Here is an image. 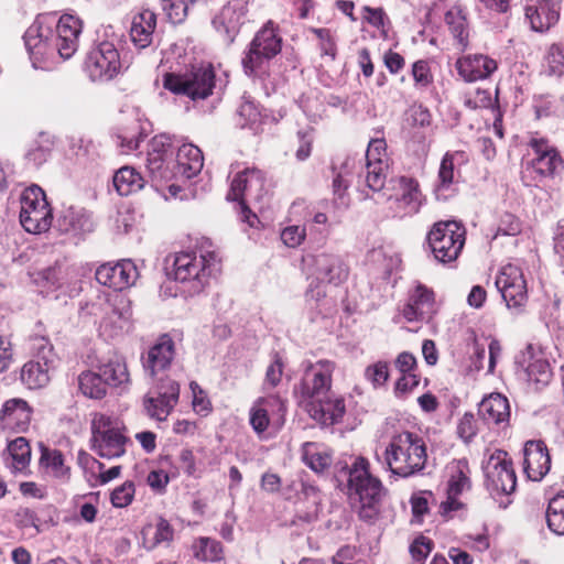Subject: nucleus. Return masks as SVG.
<instances>
[{
    "instance_id": "nucleus-64",
    "label": "nucleus",
    "mask_w": 564,
    "mask_h": 564,
    "mask_svg": "<svg viewBox=\"0 0 564 564\" xmlns=\"http://www.w3.org/2000/svg\"><path fill=\"white\" fill-rule=\"evenodd\" d=\"M265 59H268L267 56L262 55L257 47H252V44H250L248 53L242 58L245 73L247 75L254 74Z\"/></svg>"
},
{
    "instance_id": "nucleus-61",
    "label": "nucleus",
    "mask_w": 564,
    "mask_h": 564,
    "mask_svg": "<svg viewBox=\"0 0 564 564\" xmlns=\"http://www.w3.org/2000/svg\"><path fill=\"white\" fill-rule=\"evenodd\" d=\"M412 76L416 86L422 88L427 87L433 80L429 63L422 59L413 64Z\"/></svg>"
},
{
    "instance_id": "nucleus-6",
    "label": "nucleus",
    "mask_w": 564,
    "mask_h": 564,
    "mask_svg": "<svg viewBox=\"0 0 564 564\" xmlns=\"http://www.w3.org/2000/svg\"><path fill=\"white\" fill-rule=\"evenodd\" d=\"M267 194L264 173L257 167H246L232 177L227 199L238 202L241 220L252 227L258 218L251 213L247 203L261 202Z\"/></svg>"
},
{
    "instance_id": "nucleus-17",
    "label": "nucleus",
    "mask_w": 564,
    "mask_h": 564,
    "mask_svg": "<svg viewBox=\"0 0 564 564\" xmlns=\"http://www.w3.org/2000/svg\"><path fill=\"white\" fill-rule=\"evenodd\" d=\"M495 284L509 308H520L527 303V281L519 265L513 263L503 265Z\"/></svg>"
},
{
    "instance_id": "nucleus-3",
    "label": "nucleus",
    "mask_w": 564,
    "mask_h": 564,
    "mask_svg": "<svg viewBox=\"0 0 564 564\" xmlns=\"http://www.w3.org/2000/svg\"><path fill=\"white\" fill-rule=\"evenodd\" d=\"M219 259L212 250H191L173 256L172 269L167 274L182 285L188 295L199 294L217 270Z\"/></svg>"
},
{
    "instance_id": "nucleus-20",
    "label": "nucleus",
    "mask_w": 564,
    "mask_h": 564,
    "mask_svg": "<svg viewBox=\"0 0 564 564\" xmlns=\"http://www.w3.org/2000/svg\"><path fill=\"white\" fill-rule=\"evenodd\" d=\"M139 276L138 269L131 260L105 263L96 271V280L108 288L122 291L133 285Z\"/></svg>"
},
{
    "instance_id": "nucleus-47",
    "label": "nucleus",
    "mask_w": 564,
    "mask_h": 564,
    "mask_svg": "<svg viewBox=\"0 0 564 564\" xmlns=\"http://www.w3.org/2000/svg\"><path fill=\"white\" fill-rule=\"evenodd\" d=\"M194 556L204 562H217L223 558L220 542L210 538H199L193 545Z\"/></svg>"
},
{
    "instance_id": "nucleus-5",
    "label": "nucleus",
    "mask_w": 564,
    "mask_h": 564,
    "mask_svg": "<svg viewBox=\"0 0 564 564\" xmlns=\"http://www.w3.org/2000/svg\"><path fill=\"white\" fill-rule=\"evenodd\" d=\"M383 457L392 474L410 477L424 469L427 460L426 445L417 434L402 432L391 438Z\"/></svg>"
},
{
    "instance_id": "nucleus-22",
    "label": "nucleus",
    "mask_w": 564,
    "mask_h": 564,
    "mask_svg": "<svg viewBox=\"0 0 564 564\" xmlns=\"http://www.w3.org/2000/svg\"><path fill=\"white\" fill-rule=\"evenodd\" d=\"M305 403L310 416L323 425H333L340 422L346 413L344 398L330 392L311 399Z\"/></svg>"
},
{
    "instance_id": "nucleus-45",
    "label": "nucleus",
    "mask_w": 564,
    "mask_h": 564,
    "mask_svg": "<svg viewBox=\"0 0 564 564\" xmlns=\"http://www.w3.org/2000/svg\"><path fill=\"white\" fill-rule=\"evenodd\" d=\"M545 520L552 533L564 535V492H558L549 500Z\"/></svg>"
},
{
    "instance_id": "nucleus-42",
    "label": "nucleus",
    "mask_w": 564,
    "mask_h": 564,
    "mask_svg": "<svg viewBox=\"0 0 564 564\" xmlns=\"http://www.w3.org/2000/svg\"><path fill=\"white\" fill-rule=\"evenodd\" d=\"M52 370L42 362L30 360L21 369V381L29 389L43 388L50 382Z\"/></svg>"
},
{
    "instance_id": "nucleus-55",
    "label": "nucleus",
    "mask_w": 564,
    "mask_h": 564,
    "mask_svg": "<svg viewBox=\"0 0 564 564\" xmlns=\"http://www.w3.org/2000/svg\"><path fill=\"white\" fill-rule=\"evenodd\" d=\"M311 31L316 35V37L319 41L318 46L322 52V55L329 56L332 59H335L336 43L332 34V31L329 29L324 28H313Z\"/></svg>"
},
{
    "instance_id": "nucleus-60",
    "label": "nucleus",
    "mask_w": 564,
    "mask_h": 564,
    "mask_svg": "<svg viewBox=\"0 0 564 564\" xmlns=\"http://www.w3.org/2000/svg\"><path fill=\"white\" fill-rule=\"evenodd\" d=\"M191 391L193 393V409L198 414L206 415L212 410L210 402L205 393V391L198 386L197 382L192 381L189 384Z\"/></svg>"
},
{
    "instance_id": "nucleus-36",
    "label": "nucleus",
    "mask_w": 564,
    "mask_h": 564,
    "mask_svg": "<svg viewBox=\"0 0 564 564\" xmlns=\"http://www.w3.org/2000/svg\"><path fill=\"white\" fill-rule=\"evenodd\" d=\"M97 369L107 387L126 388L130 383V373L122 356L115 354L107 360L101 361Z\"/></svg>"
},
{
    "instance_id": "nucleus-41",
    "label": "nucleus",
    "mask_w": 564,
    "mask_h": 564,
    "mask_svg": "<svg viewBox=\"0 0 564 564\" xmlns=\"http://www.w3.org/2000/svg\"><path fill=\"white\" fill-rule=\"evenodd\" d=\"M281 37L278 35L274 23L269 21L256 35L251 42L252 47H257L267 58H272L281 51Z\"/></svg>"
},
{
    "instance_id": "nucleus-11",
    "label": "nucleus",
    "mask_w": 564,
    "mask_h": 564,
    "mask_svg": "<svg viewBox=\"0 0 564 564\" xmlns=\"http://www.w3.org/2000/svg\"><path fill=\"white\" fill-rule=\"evenodd\" d=\"M485 486L492 497L516 490L517 476L507 452L496 449L482 464Z\"/></svg>"
},
{
    "instance_id": "nucleus-38",
    "label": "nucleus",
    "mask_w": 564,
    "mask_h": 564,
    "mask_svg": "<svg viewBox=\"0 0 564 564\" xmlns=\"http://www.w3.org/2000/svg\"><path fill=\"white\" fill-rule=\"evenodd\" d=\"M40 465L51 477L62 481L69 479L70 468L65 464L64 455L58 449L42 446Z\"/></svg>"
},
{
    "instance_id": "nucleus-35",
    "label": "nucleus",
    "mask_w": 564,
    "mask_h": 564,
    "mask_svg": "<svg viewBox=\"0 0 564 564\" xmlns=\"http://www.w3.org/2000/svg\"><path fill=\"white\" fill-rule=\"evenodd\" d=\"M156 26V15L151 10H142L135 14L131 22V41L138 48H145L152 43Z\"/></svg>"
},
{
    "instance_id": "nucleus-37",
    "label": "nucleus",
    "mask_w": 564,
    "mask_h": 564,
    "mask_svg": "<svg viewBox=\"0 0 564 564\" xmlns=\"http://www.w3.org/2000/svg\"><path fill=\"white\" fill-rule=\"evenodd\" d=\"M142 546L153 551L162 544L169 545L173 541L174 530L167 520L160 518L155 525L147 524L142 531Z\"/></svg>"
},
{
    "instance_id": "nucleus-23",
    "label": "nucleus",
    "mask_w": 564,
    "mask_h": 564,
    "mask_svg": "<svg viewBox=\"0 0 564 564\" xmlns=\"http://www.w3.org/2000/svg\"><path fill=\"white\" fill-rule=\"evenodd\" d=\"M32 410L23 399L14 398L6 401L0 411V430L21 433L30 425Z\"/></svg>"
},
{
    "instance_id": "nucleus-54",
    "label": "nucleus",
    "mask_w": 564,
    "mask_h": 564,
    "mask_svg": "<svg viewBox=\"0 0 564 564\" xmlns=\"http://www.w3.org/2000/svg\"><path fill=\"white\" fill-rule=\"evenodd\" d=\"M496 100L492 99L490 91L485 89H476L474 93L467 94L464 105L473 110L490 108Z\"/></svg>"
},
{
    "instance_id": "nucleus-58",
    "label": "nucleus",
    "mask_w": 564,
    "mask_h": 564,
    "mask_svg": "<svg viewBox=\"0 0 564 564\" xmlns=\"http://www.w3.org/2000/svg\"><path fill=\"white\" fill-rule=\"evenodd\" d=\"M284 362L279 354H274L271 364L265 371L264 383L270 388H275L282 380Z\"/></svg>"
},
{
    "instance_id": "nucleus-19",
    "label": "nucleus",
    "mask_w": 564,
    "mask_h": 564,
    "mask_svg": "<svg viewBox=\"0 0 564 564\" xmlns=\"http://www.w3.org/2000/svg\"><path fill=\"white\" fill-rule=\"evenodd\" d=\"M517 364L524 369L528 381L536 388L546 386L552 379L550 364L540 346L529 344L517 357Z\"/></svg>"
},
{
    "instance_id": "nucleus-46",
    "label": "nucleus",
    "mask_w": 564,
    "mask_h": 564,
    "mask_svg": "<svg viewBox=\"0 0 564 564\" xmlns=\"http://www.w3.org/2000/svg\"><path fill=\"white\" fill-rule=\"evenodd\" d=\"M8 452L12 458V468L15 471L24 470L31 459V447L24 437H17L8 444Z\"/></svg>"
},
{
    "instance_id": "nucleus-31",
    "label": "nucleus",
    "mask_w": 564,
    "mask_h": 564,
    "mask_svg": "<svg viewBox=\"0 0 564 564\" xmlns=\"http://www.w3.org/2000/svg\"><path fill=\"white\" fill-rule=\"evenodd\" d=\"M204 166V156L200 149L192 143H184L178 148L174 170L176 176L192 178Z\"/></svg>"
},
{
    "instance_id": "nucleus-43",
    "label": "nucleus",
    "mask_w": 564,
    "mask_h": 564,
    "mask_svg": "<svg viewBox=\"0 0 564 564\" xmlns=\"http://www.w3.org/2000/svg\"><path fill=\"white\" fill-rule=\"evenodd\" d=\"M78 387L89 399H102L107 394V384L98 371L86 370L78 376Z\"/></svg>"
},
{
    "instance_id": "nucleus-30",
    "label": "nucleus",
    "mask_w": 564,
    "mask_h": 564,
    "mask_svg": "<svg viewBox=\"0 0 564 564\" xmlns=\"http://www.w3.org/2000/svg\"><path fill=\"white\" fill-rule=\"evenodd\" d=\"M131 319L132 308L130 301L126 297H119L111 306V311L101 319L100 329L112 337L128 329Z\"/></svg>"
},
{
    "instance_id": "nucleus-14",
    "label": "nucleus",
    "mask_w": 564,
    "mask_h": 564,
    "mask_svg": "<svg viewBox=\"0 0 564 564\" xmlns=\"http://www.w3.org/2000/svg\"><path fill=\"white\" fill-rule=\"evenodd\" d=\"M303 264L310 276L321 283L338 285L348 278V267L339 256L330 252L307 254Z\"/></svg>"
},
{
    "instance_id": "nucleus-63",
    "label": "nucleus",
    "mask_w": 564,
    "mask_h": 564,
    "mask_svg": "<svg viewBox=\"0 0 564 564\" xmlns=\"http://www.w3.org/2000/svg\"><path fill=\"white\" fill-rule=\"evenodd\" d=\"M521 232V223L520 220L512 214H505L501 216L497 236H516Z\"/></svg>"
},
{
    "instance_id": "nucleus-39",
    "label": "nucleus",
    "mask_w": 564,
    "mask_h": 564,
    "mask_svg": "<svg viewBox=\"0 0 564 564\" xmlns=\"http://www.w3.org/2000/svg\"><path fill=\"white\" fill-rule=\"evenodd\" d=\"M302 459L312 470L322 473L330 466L333 457L325 445L307 442L302 446Z\"/></svg>"
},
{
    "instance_id": "nucleus-40",
    "label": "nucleus",
    "mask_w": 564,
    "mask_h": 564,
    "mask_svg": "<svg viewBox=\"0 0 564 564\" xmlns=\"http://www.w3.org/2000/svg\"><path fill=\"white\" fill-rule=\"evenodd\" d=\"M112 183L119 195L128 196L144 186V178L134 167L122 166L115 173Z\"/></svg>"
},
{
    "instance_id": "nucleus-48",
    "label": "nucleus",
    "mask_w": 564,
    "mask_h": 564,
    "mask_svg": "<svg viewBox=\"0 0 564 564\" xmlns=\"http://www.w3.org/2000/svg\"><path fill=\"white\" fill-rule=\"evenodd\" d=\"M33 361L42 362V365L55 369L57 356L54 352L53 345L45 337H35L32 340Z\"/></svg>"
},
{
    "instance_id": "nucleus-50",
    "label": "nucleus",
    "mask_w": 564,
    "mask_h": 564,
    "mask_svg": "<svg viewBox=\"0 0 564 564\" xmlns=\"http://www.w3.org/2000/svg\"><path fill=\"white\" fill-rule=\"evenodd\" d=\"M546 72L549 75L564 76V52L558 44H552L545 55Z\"/></svg>"
},
{
    "instance_id": "nucleus-33",
    "label": "nucleus",
    "mask_w": 564,
    "mask_h": 564,
    "mask_svg": "<svg viewBox=\"0 0 564 564\" xmlns=\"http://www.w3.org/2000/svg\"><path fill=\"white\" fill-rule=\"evenodd\" d=\"M57 227L62 232L77 236L90 232L94 224L85 209L70 206L62 210L57 218Z\"/></svg>"
},
{
    "instance_id": "nucleus-32",
    "label": "nucleus",
    "mask_w": 564,
    "mask_h": 564,
    "mask_svg": "<svg viewBox=\"0 0 564 564\" xmlns=\"http://www.w3.org/2000/svg\"><path fill=\"white\" fill-rule=\"evenodd\" d=\"M444 21L458 50L465 51L468 47L470 34L466 10L462 6L455 4L446 11Z\"/></svg>"
},
{
    "instance_id": "nucleus-28",
    "label": "nucleus",
    "mask_w": 564,
    "mask_h": 564,
    "mask_svg": "<svg viewBox=\"0 0 564 564\" xmlns=\"http://www.w3.org/2000/svg\"><path fill=\"white\" fill-rule=\"evenodd\" d=\"M174 341L167 335H163L149 349L147 357L143 359V368L151 377L159 371H163L171 366L174 358Z\"/></svg>"
},
{
    "instance_id": "nucleus-12",
    "label": "nucleus",
    "mask_w": 564,
    "mask_h": 564,
    "mask_svg": "<svg viewBox=\"0 0 564 564\" xmlns=\"http://www.w3.org/2000/svg\"><path fill=\"white\" fill-rule=\"evenodd\" d=\"M335 368V362L327 359L316 362L308 361L304 367L301 382L294 390L299 394L300 401L306 402L328 393Z\"/></svg>"
},
{
    "instance_id": "nucleus-52",
    "label": "nucleus",
    "mask_w": 564,
    "mask_h": 564,
    "mask_svg": "<svg viewBox=\"0 0 564 564\" xmlns=\"http://www.w3.org/2000/svg\"><path fill=\"white\" fill-rule=\"evenodd\" d=\"M249 422L253 431L257 434L263 433L270 423H272L270 416L265 412L258 401L256 400L249 412Z\"/></svg>"
},
{
    "instance_id": "nucleus-24",
    "label": "nucleus",
    "mask_w": 564,
    "mask_h": 564,
    "mask_svg": "<svg viewBox=\"0 0 564 564\" xmlns=\"http://www.w3.org/2000/svg\"><path fill=\"white\" fill-rule=\"evenodd\" d=\"M561 0H527L525 17L534 31L543 32L554 25L560 17Z\"/></svg>"
},
{
    "instance_id": "nucleus-9",
    "label": "nucleus",
    "mask_w": 564,
    "mask_h": 564,
    "mask_svg": "<svg viewBox=\"0 0 564 564\" xmlns=\"http://www.w3.org/2000/svg\"><path fill=\"white\" fill-rule=\"evenodd\" d=\"M465 235L464 226L455 220L435 223L427 235L435 260L444 264L455 261L465 245Z\"/></svg>"
},
{
    "instance_id": "nucleus-49",
    "label": "nucleus",
    "mask_w": 564,
    "mask_h": 564,
    "mask_svg": "<svg viewBox=\"0 0 564 564\" xmlns=\"http://www.w3.org/2000/svg\"><path fill=\"white\" fill-rule=\"evenodd\" d=\"M258 403L265 409V412L270 416L272 424L281 426L284 423L286 413L285 401L276 394L257 399Z\"/></svg>"
},
{
    "instance_id": "nucleus-18",
    "label": "nucleus",
    "mask_w": 564,
    "mask_h": 564,
    "mask_svg": "<svg viewBox=\"0 0 564 564\" xmlns=\"http://www.w3.org/2000/svg\"><path fill=\"white\" fill-rule=\"evenodd\" d=\"M173 149L171 140L165 134L156 135L150 143L147 169L155 182L170 181L176 177L174 165L171 167Z\"/></svg>"
},
{
    "instance_id": "nucleus-62",
    "label": "nucleus",
    "mask_w": 564,
    "mask_h": 564,
    "mask_svg": "<svg viewBox=\"0 0 564 564\" xmlns=\"http://www.w3.org/2000/svg\"><path fill=\"white\" fill-rule=\"evenodd\" d=\"M457 433L466 443L470 442L477 433V422L475 415L465 413L457 425Z\"/></svg>"
},
{
    "instance_id": "nucleus-57",
    "label": "nucleus",
    "mask_w": 564,
    "mask_h": 564,
    "mask_svg": "<svg viewBox=\"0 0 564 564\" xmlns=\"http://www.w3.org/2000/svg\"><path fill=\"white\" fill-rule=\"evenodd\" d=\"M306 238L304 226L292 225L281 231V240L289 248L299 247Z\"/></svg>"
},
{
    "instance_id": "nucleus-8",
    "label": "nucleus",
    "mask_w": 564,
    "mask_h": 564,
    "mask_svg": "<svg viewBox=\"0 0 564 564\" xmlns=\"http://www.w3.org/2000/svg\"><path fill=\"white\" fill-rule=\"evenodd\" d=\"M91 434V448L100 457L112 459L124 455L129 438L124 435V425L119 419L95 414Z\"/></svg>"
},
{
    "instance_id": "nucleus-15",
    "label": "nucleus",
    "mask_w": 564,
    "mask_h": 564,
    "mask_svg": "<svg viewBox=\"0 0 564 564\" xmlns=\"http://www.w3.org/2000/svg\"><path fill=\"white\" fill-rule=\"evenodd\" d=\"M178 399L180 384L174 380L166 379L144 395L143 408L152 420L164 422L178 403Z\"/></svg>"
},
{
    "instance_id": "nucleus-7",
    "label": "nucleus",
    "mask_w": 564,
    "mask_h": 564,
    "mask_svg": "<svg viewBox=\"0 0 564 564\" xmlns=\"http://www.w3.org/2000/svg\"><path fill=\"white\" fill-rule=\"evenodd\" d=\"M216 86L215 70L210 64L193 66L184 74L167 73L163 77V87L176 95L192 100L208 98Z\"/></svg>"
},
{
    "instance_id": "nucleus-21",
    "label": "nucleus",
    "mask_w": 564,
    "mask_h": 564,
    "mask_svg": "<svg viewBox=\"0 0 564 564\" xmlns=\"http://www.w3.org/2000/svg\"><path fill=\"white\" fill-rule=\"evenodd\" d=\"M436 313L434 292L417 283L409 295V301L401 311L408 322H429Z\"/></svg>"
},
{
    "instance_id": "nucleus-25",
    "label": "nucleus",
    "mask_w": 564,
    "mask_h": 564,
    "mask_svg": "<svg viewBox=\"0 0 564 564\" xmlns=\"http://www.w3.org/2000/svg\"><path fill=\"white\" fill-rule=\"evenodd\" d=\"M524 473L533 481H540L551 468V458L542 441H528L523 448Z\"/></svg>"
},
{
    "instance_id": "nucleus-56",
    "label": "nucleus",
    "mask_w": 564,
    "mask_h": 564,
    "mask_svg": "<svg viewBox=\"0 0 564 564\" xmlns=\"http://www.w3.org/2000/svg\"><path fill=\"white\" fill-rule=\"evenodd\" d=\"M134 496V485L132 481H126L111 492V503L116 508H124L132 502Z\"/></svg>"
},
{
    "instance_id": "nucleus-13",
    "label": "nucleus",
    "mask_w": 564,
    "mask_h": 564,
    "mask_svg": "<svg viewBox=\"0 0 564 564\" xmlns=\"http://www.w3.org/2000/svg\"><path fill=\"white\" fill-rule=\"evenodd\" d=\"M393 194L388 197L394 217L403 218L417 214L424 196L419 182L413 177L400 176L391 181Z\"/></svg>"
},
{
    "instance_id": "nucleus-27",
    "label": "nucleus",
    "mask_w": 564,
    "mask_h": 564,
    "mask_svg": "<svg viewBox=\"0 0 564 564\" xmlns=\"http://www.w3.org/2000/svg\"><path fill=\"white\" fill-rule=\"evenodd\" d=\"M456 69L465 82L489 77L497 69V62L487 55H466L456 61Z\"/></svg>"
},
{
    "instance_id": "nucleus-10",
    "label": "nucleus",
    "mask_w": 564,
    "mask_h": 564,
    "mask_svg": "<svg viewBox=\"0 0 564 564\" xmlns=\"http://www.w3.org/2000/svg\"><path fill=\"white\" fill-rule=\"evenodd\" d=\"M20 223L31 234H41L50 229L52 210L41 187L33 185L23 192Z\"/></svg>"
},
{
    "instance_id": "nucleus-26",
    "label": "nucleus",
    "mask_w": 564,
    "mask_h": 564,
    "mask_svg": "<svg viewBox=\"0 0 564 564\" xmlns=\"http://www.w3.org/2000/svg\"><path fill=\"white\" fill-rule=\"evenodd\" d=\"M449 479L447 487V500L443 502L444 510H456L459 507V502L456 497L459 496L464 490L470 488L469 474L470 469L467 460L459 459L451 463L447 467Z\"/></svg>"
},
{
    "instance_id": "nucleus-59",
    "label": "nucleus",
    "mask_w": 564,
    "mask_h": 564,
    "mask_svg": "<svg viewBox=\"0 0 564 564\" xmlns=\"http://www.w3.org/2000/svg\"><path fill=\"white\" fill-rule=\"evenodd\" d=\"M401 375L394 386V394L399 399L408 397L420 383V378L415 372Z\"/></svg>"
},
{
    "instance_id": "nucleus-4",
    "label": "nucleus",
    "mask_w": 564,
    "mask_h": 564,
    "mask_svg": "<svg viewBox=\"0 0 564 564\" xmlns=\"http://www.w3.org/2000/svg\"><path fill=\"white\" fill-rule=\"evenodd\" d=\"M348 492L358 501V514L361 520L373 522L380 512L381 500L386 489L381 480L369 471V462L357 457L347 471Z\"/></svg>"
},
{
    "instance_id": "nucleus-1",
    "label": "nucleus",
    "mask_w": 564,
    "mask_h": 564,
    "mask_svg": "<svg viewBox=\"0 0 564 564\" xmlns=\"http://www.w3.org/2000/svg\"><path fill=\"white\" fill-rule=\"evenodd\" d=\"M82 23L72 14L56 20L53 14H41L24 34V42L34 68H41L42 62L57 53L63 59L74 55L78 48Z\"/></svg>"
},
{
    "instance_id": "nucleus-2",
    "label": "nucleus",
    "mask_w": 564,
    "mask_h": 564,
    "mask_svg": "<svg viewBox=\"0 0 564 564\" xmlns=\"http://www.w3.org/2000/svg\"><path fill=\"white\" fill-rule=\"evenodd\" d=\"M387 143L383 139H373L369 142L366 152V164L361 161L348 158L341 165L339 173L333 181V192L336 202L341 206H348L346 191L349 187V176L357 174L358 185H365L379 192L384 187L388 171Z\"/></svg>"
},
{
    "instance_id": "nucleus-29",
    "label": "nucleus",
    "mask_w": 564,
    "mask_h": 564,
    "mask_svg": "<svg viewBox=\"0 0 564 564\" xmlns=\"http://www.w3.org/2000/svg\"><path fill=\"white\" fill-rule=\"evenodd\" d=\"M531 148L535 156L530 169L539 176H550L562 165L558 153L545 140L532 139Z\"/></svg>"
},
{
    "instance_id": "nucleus-51",
    "label": "nucleus",
    "mask_w": 564,
    "mask_h": 564,
    "mask_svg": "<svg viewBox=\"0 0 564 564\" xmlns=\"http://www.w3.org/2000/svg\"><path fill=\"white\" fill-rule=\"evenodd\" d=\"M389 362L379 360L365 369V378L373 386L380 388L389 379Z\"/></svg>"
},
{
    "instance_id": "nucleus-16",
    "label": "nucleus",
    "mask_w": 564,
    "mask_h": 564,
    "mask_svg": "<svg viewBox=\"0 0 564 564\" xmlns=\"http://www.w3.org/2000/svg\"><path fill=\"white\" fill-rule=\"evenodd\" d=\"M121 63L117 48L110 42H101L91 50L85 62V70L89 78L96 80H109L120 70Z\"/></svg>"
},
{
    "instance_id": "nucleus-44",
    "label": "nucleus",
    "mask_w": 564,
    "mask_h": 564,
    "mask_svg": "<svg viewBox=\"0 0 564 564\" xmlns=\"http://www.w3.org/2000/svg\"><path fill=\"white\" fill-rule=\"evenodd\" d=\"M454 161L453 155L446 153L441 162L438 171V180L435 185L434 192L437 199H447L453 192L454 185Z\"/></svg>"
},
{
    "instance_id": "nucleus-53",
    "label": "nucleus",
    "mask_w": 564,
    "mask_h": 564,
    "mask_svg": "<svg viewBox=\"0 0 564 564\" xmlns=\"http://www.w3.org/2000/svg\"><path fill=\"white\" fill-rule=\"evenodd\" d=\"M433 547L434 543L431 539L420 535L410 545V553L415 562L424 564Z\"/></svg>"
},
{
    "instance_id": "nucleus-34",
    "label": "nucleus",
    "mask_w": 564,
    "mask_h": 564,
    "mask_svg": "<svg viewBox=\"0 0 564 564\" xmlns=\"http://www.w3.org/2000/svg\"><path fill=\"white\" fill-rule=\"evenodd\" d=\"M478 412L488 424L508 423L510 417L509 401L500 393H492L480 402Z\"/></svg>"
}]
</instances>
